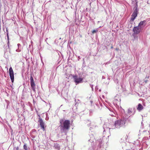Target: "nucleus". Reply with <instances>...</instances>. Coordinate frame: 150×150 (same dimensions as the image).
<instances>
[{
    "mask_svg": "<svg viewBox=\"0 0 150 150\" xmlns=\"http://www.w3.org/2000/svg\"><path fill=\"white\" fill-rule=\"evenodd\" d=\"M60 130L62 132H66L69 129L70 127V122L69 120L62 119L60 120L59 126Z\"/></svg>",
    "mask_w": 150,
    "mask_h": 150,
    "instance_id": "f257e3e1",
    "label": "nucleus"
},
{
    "mask_svg": "<svg viewBox=\"0 0 150 150\" xmlns=\"http://www.w3.org/2000/svg\"><path fill=\"white\" fill-rule=\"evenodd\" d=\"M125 119L123 118L115 121L114 125L112 126V128L114 129L115 128H119L124 125L125 123Z\"/></svg>",
    "mask_w": 150,
    "mask_h": 150,
    "instance_id": "f03ea898",
    "label": "nucleus"
},
{
    "mask_svg": "<svg viewBox=\"0 0 150 150\" xmlns=\"http://www.w3.org/2000/svg\"><path fill=\"white\" fill-rule=\"evenodd\" d=\"M127 114H125V117H126V116H129V117L126 120V121H128L129 122H130V117L131 115H134L135 113V112H133V109L131 108H128L127 110Z\"/></svg>",
    "mask_w": 150,
    "mask_h": 150,
    "instance_id": "7ed1b4c3",
    "label": "nucleus"
},
{
    "mask_svg": "<svg viewBox=\"0 0 150 150\" xmlns=\"http://www.w3.org/2000/svg\"><path fill=\"white\" fill-rule=\"evenodd\" d=\"M135 9L134 10L133 13L131 15V20L133 21L137 17L138 13V9L137 8V6H136L134 7Z\"/></svg>",
    "mask_w": 150,
    "mask_h": 150,
    "instance_id": "20e7f679",
    "label": "nucleus"
},
{
    "mask_svg": "<svg viewBox=\"0 0 150 150\" xmlns=\"http://www.w3.org/2000/svg\"><path fill=\"white\" fill-rule=\"evenodd\" d=\"M74 81L76 85L82 82L83 79L77 76H73Z\"/></svg>",
    "mask_w": 150,
    "mask_h": 150,
    "instance_id": "39448f33",
    "label": "nucleus"
},
{
    "mask_svg": "<svg viewBox=\"0 0 150 150\" xmlns=\"http://www.w3.org/2000/svg\"><path fill=\"white\" fill-rule=\"evenodd\" d=\"M141 30L142 29L138 26L134 27L133 29V31L134 32L133 35L134 34H139L141 31Z\"/></svg>",
    "mask_w": 150,
    "mask_h": 150,
    "instance_id": "423d86ee",
    "label": "nucleus"
},
{
    "mask_svg": "<svg viewBox=\"0 0 150 150\" xmlns=\"http://www.w3.org/2000/svg\"><path fill=\"white\" fill-rule=\"evenodd\" d=\"M30 85L32 90L34 92L35 91V84L34 82L33 78L32 76L30 77Z\"/></svg>",
    "mask_w": 150,
    "mask_h": 150,
    "instance_id": "0eeeda50",
    "label": "nucleus"
},
{
    "mask_svg": "<svg viewBox=\"0 0 150 150\" xmlns=\"http://www.w3.org/2000/svg\"><path fill=\"white\" fill-rule=\"evenodd\" d=\"M9 74L10 77V78L12 82H13L14 79V75L13 70L11 68V67L9 69Z\"/></svg>",
    "mask_w": 150,
    "mask_h": 150,
    "instance_id": "6e6552de",
    "label": "nucleus"
},
{
    "mask_svg": "<svg viewBox=\"0 0 150 150\" xmlns=\"http://www.w3.org/2000/svg\"><path fill=\"white\" fill-rule=\"evenodd\" d=\"M39 122L40 123V126L41 127V129H42L43 130H44L45 124L42 119L40 118H39Z\"/></svg>",
    "mask_w": 150,
    "mask_h": 150,
    "instance_id": "1a4fd4ad",
    "label": "nucleus"
},
{
    "mask_svg": "<svg viewBox=\"0 0 150 150\" xmlns=\"http://www.w3.org/2000/svg\"><path fill=\"white\" fill-rule=\"evenodd\" d=\"M146 22V21L145 20L140 22L138 26L141 28L142 29V28L143 27V25Z\"/></svg>",
    "mask_w": 150,
    "mask_h": 150,
    "instance_id": "9d476101",
    "label": "nucleus"
},
{
    "mask_svg": "<svg viewBox=\"0 0 150 150\" xmlns=\"http://www.w3.org/2000/svg\"><path fill=\"white\" fill-rule=\"evenodd\" d=\"M143 107L142 105L140 103H139L137 108V109L139 111H140L143 109Z\"/></svg>",
    "mask_w": 150,
    "mask_h": 150,
    "instance_id": "9b49d317",
    "label": "nucleus"
},
{
    "mask_svg": "<svg viewBox=\"0 0 150 150\" xmlns=\"http://www.w3.org/2000/svg\"><path fill=\"white\" fill-rule=\"evenodd\" d=\"M23 148L25 150H28V148L27 146V144H25L23 146Z\"/></svg>",
    "mask_w": 150,
    "mask_h": 150,
    "instance_id": "f8f14e48",
    "label": "nucleus"
},
{
    "mask_svg": "<svg viewBox=\"0 0 150 150\" xmlns=\"http://www.w3.org/2000/svg\"><path fill=\"white\" fill-rule=\"evenodd\" d=\"M7 39H8V46L9 47V37H8V33H7Z\"/></svg>",
    "mask_w": 150,
    "mask_h": 150,
    "instance_id": "ddd939ff",
    "label": "nucleus"
},
{
    "mask_svg": "<svg viewBox=\"0 0 150 150\" xmlns=\"http://www.w3.org/2000/svg\"><path fill=\"white\" fill-rule=\"evenodd\" d=\"M98 31V30L97 29L96 30H93L92 31V33L93 34L96 33V32H97Z\"/></svg>",
    "mask_w": 150,
    "mask_h": 150,
    "instance_id": "4468645a",
    "label": "nucleus"
},
{
    "mask_svg": "<svg viewBox=\"0 0 150 150\" xmlns=\"http://www.w3.org/2000/svg\"><path fill=\"white\" fill-rule=\"evenodd\" d=\"M17 45L18 47H19L20 46H21V45L20 44H18Z\"/></svg>",
    "mask_w": 150,
    "mask_h": 150,
    "instance_id": "2eb2a0df",
    "label": "nucleus"
},
{
    "mask_svg": "<svg viewBox=\"0 0 150 150\" xmlns=\"http://www.w3.org/2000/svg\"><path fill=\"white\" fill-rule=\"evenodd\" d=\"M118 101V100H116L115 99V100H114L115 102V101ZM116 102V103H117V102Z\"/></svg>",
    "mask_w": 150,
    "mask_h": 150,
    "instance_id": "dca6fc26",
    "label": "nucleus"
},
{
    "mask_svg": "<svg viewBox=\"0 0 150 150\" xmlns=\"http://www.w3.org/2000/svg\"><path fill=\"white\" fill-rule=\"evenodd\" d=\"M147 80H146V81H145V83H147Z\"/></svg>",
    "mask_w": 150,
    "mask_h": 150,
    "instance_id": "f3484780",
    "label": "nucleus"
},
{
    "mask_svg": "<svg viewBox=\"0 0 150 150\" xmlns=\"http://www.w3.org/2000/svg\"><path fill=\"white\" fill-rule=\"evenodd\" d=\"M90 86L91 87V88H92V86L91 85H90Z\"/></svg>",
    "mask_w": 150,
    "mask_h": 150,
    "instance_id": "a211bd4d",
    "label": "nucleus"
},
{
    "mask_svg": "<svg viewBox=\"0 0 150 150\" xmlns=\"http://www.w3.org/2000/svg\"><path fill=\"white\" fill-rule=\"evenodd\" d=\"M113 48V47L112 46L111 47V49H112Z\"/></svg>",
    "mask_w": 150,
    "mask_h": 150,
    "instance_id": "6ab92c4d",
    "label": "nucleus"
},
{
    "mask_svg": "<svg viewBox=\"0 0 150 150\" xmlns=\"http://www.w3.org/2000/svg\"><path fill=\"white\" fill-rule=\"evenodd\" d=\"M149 76H148L147 77H146V78H149Z\"/></svg>",
    "mask_w": 150,
    "mask_h": 150,
    "instance_id": "aec40b11",
    "label": "nucleus"
}]
</instances>
